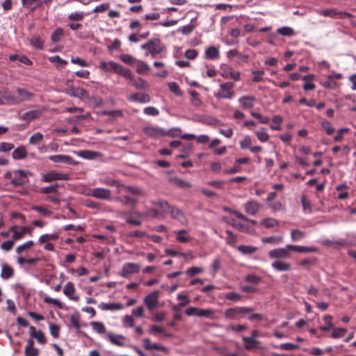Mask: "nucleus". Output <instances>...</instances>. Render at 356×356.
Segmentation results:
<instances>
[{"label": "nucleus", "mask_w": 356, "mask_h": 356, "mask_svg": "<svg viewBox=\"0 0 356 356\" xmlns=\"http://www.w3.org/2000/svg\"><path fill=\"white\" fill-rule=\"evenodd\" d=\"M282 241L283 238L280 236L264 237L261 239V241L264 243H271L273 245L280 244Z\"/></svg>", "instance_id": "a18cd8bd"}, {"label": "nucleus", "mask_w": 356, "mask_h": 356, "mask_svg": "<svg viewBox=\"0 0 356 356\" xmlns=\"http://www.w3.org/2000/svg\"><path fill=\"white\" fill-rule=\"evenodd\" d=\"M122 193H127L131 196L136 197L137 195H145V192L140 188L133 186H127L121 184L120 189L118 190V194H121Z\"/></svg>", "instance_id": "9b49d317"}, {"label": "nucleus", "mask_w": 356, "mask_h": 356, "mask_svg": "<svg viewBox=\"0 0 356 356\" xmlns=\"http://www.w3.org/2000/svg\"><path fill=\"white\" fill-rule=\"evenodd\" d=\"M255 97L251 95H244L238 99V102L241 106L245 108H251L254 106Z\"/></svg>", "instance_id": "b1692460"}, {"label": "nucleus", "mask_w": 356, "mask_h": 356, "mask_svg": "<svg viewBox=\"0 0 356 356\" xmlns=\"http://www.w3.org/2000/svg\"><path fill=\"white\" fill-rule=\"evenodd\" d=\"M16 95L17 99L19 101V104L24 102H28L30 101L32 97L34 96V95L28 91L27 90L22 88H17L16 89Z\"/></svg>", "instance_id": "f3484780"}, {"label": "nucleus", "mask_w": 356, "mask_h": 356, "mask_svg": "<svg viewBox=\"0 0 356 356\" xmlns=\"http://www.w3.org/2000/svg\"><path fill=\"white\" fill-rule=\"evenodd\" d=\"M1 99H3L10 105H18L19 101L17 99L16 92L5 90L1 93Z\"/></svg>", "instance_id": "aec40b11"}, {"label": "nucleus", "mask_w": 356, "mask_h": 356, "mask_svg": "<svg viewBox=\"0 0 356 356\" xmlns=\"http://www.w3.org/2000/svg\"><path fill=\"white\" fill-rule=\"evenodd\" d=\"M120 58L122 62L128 65H133L134 63H136L137 60L136 58L129 54H122L120 56Z\"/></svg>", "instance_id": "680f3d73"}, {"label": "nucleus", "mask_w": 356, "mask_h": 356, "mask_svg": "<svg viewBox=\"0 0 356 356\" xmlns=\"http://www.w3.org/2000/svg\"><path fill=\"white\" fill-rule=\"evenodd\" d=\"M332 317L330 315L325 316L323 318L324 321L325 322L326 326H321L320 330L324 332L329 331L331 328L333 327V324L332 323Z\"/></svg>", "instance_id": "4d7b16f0"}, {"label": "nucleus", "mask_w": 356, "mask_h": 356, "mask_svg": "<svg viewBox=\"0 0 356 356\" xmlns=\"http://www.w3.org/2000/svg\"><path fill=\"white\" fill-rule=\"evenodd\" d=\"M203 271H204L203 268L193 266V267L188 268V270H186V273L188 276L193 277L194 275H198V274H201L202 273H203Z\"/></svg>", "instance_id": "e2e57ef3"}, {"label": "nucleus", "mask_w": 356, "mask_h": 356, "mask_svg": "<svg viewBox=\"0 0 356 356\" xmlns=\"http://www.w3.org/2000/svg\"><path fill=\"white\" fill-rule=\"evenodd\" d=\"M176 234V240L180 243H188L192 238L189 236L188 232L186 229H180L174 232Z\"/></svg>", "instance_id": "a878e982"}, {"label": "nucleus", "mask_w": 356, "mask_h": 356, "mask_svg": "<svg viewBox=\"0 0 356 356\" xmlns=\"http://www.w3.org/2000/svg\"><path fill=\"white\" fill-rule=\"evenodd\" d=\"M33 228L29 226H13L10 228V232L13 234V238L15 240H18L22 238L26 233H29L31 234Z\"/></svg>", "instance_id": "f8f14e48"}, {"label": "nucleus", "mask_w": 356, "mask_h": 356, "mask_svg": "<svg viewBox=\"0 0 356 356\" xmlns=\"http://www.w3.org/2000/svg\"><path fill=\"white\" fill-rule=\"evenodd\" d=\"M34 341L30 339L27 341V344L25 347V355L26 356H38L39 355V350L33 347Z\"/></svg>", "instance_id": "cd10ccee"}, {"label": "nucleus", "mask_w": 356, "mask_h": 356, "mask_svg": "<svg viewBox=\"0 0 356 356\" xmlns=\"http://www.w3.org/2000/svg\"><path fill=\"white\" fill-rule=\"evenodd\" d=\"M70 176L68 174L52 170L43 175L41 180L43 182L49 183L57 180L66 181L68 180Z\"/></svg>", "instance_id": "6e6552de"}, {"label": "nucleus", "mask_w": 356, "mask_h": 356, "mask_svg": "<svg viewBox=\"0 0 356 356\" xmlns=\"http://www.w3.org/2000/svg\"><path fill=\"white\" fill-rule=\"evenodd\" d=\"M152 204L160 209L159 211L162 213V218H164L165 215L168 214L171 207H172V205L163 200L154 201L152 202Z\"/></svg>", "instance_id": "a211bd4d"}, {"label": "nucleus", "mask_w": 356, "mask_h": 356, "mask_svg": "<svg viewBox=\"0 0 356 356\" xmlns=\"http://www.w3.org/2000/svg\"><path fill=\"white\" fill-rule=\"evenodd\" d=\"M43 138L44 136L42 133L36 132L30 137L29 143L30 145H37L42 141Z\"/></svg>", "instance_id": "c03bdc74"}, {"label": "nucleus", "mask_w": 356, "mask_h": 356, "mask_svg": "<svg viewBox=\"0 0 356 356\" xmlns=\"http://www.w3.org/2000/svg\"><path fill=\"white\" fill-rule=\"evenodd\" d=\"M291 248H287V245L284 248H280L271 250L268 252V255L270 259L275 260H282L290 257Z\"/></svg>", "instance_id": "423d86ee"}, {"label": "nucleus", "mask_w": 356, "mask_h": 356, "mask_svg": "<svg viewBox=\"0 0 356 356\" xmlns=\"http://www.w3.org/2000/svg\"><path fill=\"white\" fill-rule=\"evenodd\" d=\"M141 49L147 50L145 56L150 54L152 58H156L157 55L161 54L165 50L164 45L158 38L152 39L143 44Z\"/></svg>", "instance_id": "f03ea898"}, {"label": "nucleus", "mask_w": 356, "mask_h": 356, "mask_svg": "<svg viewBox=\"0 0 356 356\" xmlns=\"http://www.w3.org/2000/svg\"><path fill=\"white\" fill-rule=\"evenodd\" d=\"M99 307L102 310H120L122 308L120 303H104L99 304Z\"/></svg>", "instance_id": "e433bc0d"}, {"label": "nucleus", "mask_w": 356, "mask_h": 356, "mask_svg": "<svg viewBox=\"0 0 356 356\" xmlns=\"http://www.w3.org/2000/svg\"><path fill=\"white\" fill-rule=\"evenodd\" d=\"M321 126L322 129L325 131L327 135L330 136L334 132V128L332 127V124L327 121L324 120L321 122Z\"/></svg>", "instance_id": "3c124183"}, {"label": "nucleus", "mask_w": 356, "mask_h": 356, "mask_svg": "<svg viewBox=\"0 0 356 356\" xmlns=\"http://www.w3.org/2000/svg\"><path fill=\"white\" fill-rule=\"evenodd\" d=\"M70 323L78 332L80 330L81 326L79 324V314H72L70 316Z\"/></svg>", "instance_id": "052dcab7"}, {"label": "nucleus", "mask_w": 356, "mask_h": 356, "mask_svg": "<svg viewBox=\"0 0 356 356\" xmlns=\"http://www.w3.org/2000/svg\"><path fill=\"white\" fill-rule=\"evenodd\" d=\"M316 13L320 14L324 17H329L331 18H334L335 16L338 14V11L336 9H321L316 10Z\"/></svg>", "instance_id": "79ce46f5"}, {"label": "nucleus", "mask_w": 356, "mask_h": 356, "mask_svg": "<svg viewBox=\"0 0 356 356\" xmlns=\"http://www.w3.org/2000/svg\"><path fill=\"white\" fill-rule=\"evenodd\" d=\"M219 56V51L215 47H209L205 51V57L207 59L214 60L217 58Z\"/></svg>", "instance_id": "4c0bfd02"}, {"label": "nucleus", "mask_w": 356, "mask_h": 356, "mask_svg": "<svg viewBox=\"0 0 356 356\" xmlns=\"http://www.w3.org/2000/svg\"><path fill=\"white\" fill-rule=\"evenodd\" d=\"M256 136L261 143H265L269 139V135L266 132L264 127L260 128V129L257 131Z\"/></svg>", "instance_id": "864d4df0"}, {"label": "nucleus", "mask_w": 356, "mask_h": 356, "mask_svg": "<svg viewBox=\"0 0 356 356\" xmlns=\"http://www.w3.org/2000/svg\"><path fill=\"white\" fill-rule=\"evenodd\" d=\"M237 249L243 254H251L257 250V247L245 245L238 246Z\"/></svg>", "instance_id": "ea45409f"}, {"label": "nucleus", "mask_w": 356, "mask_h": 356, "mask_svg": "<svg viewBox=\"0 0 356 356\" xmlns=\"http://www.w3.org/2000/svg\"><path fill=\"white\" fill-rule=\"evenodd\" d=\"M15 177L12 179L11 184L14 186H21L29 182L28 176L31 175L29 171L17 170L13 172Z\"/></svg>", "instance_id": "0eeeda50"}, {"label": "nucleus", "mask_w": 356, "mask_h": 356, "mask_svg": "<svg viewBox=\"0 0 356 356\" xmlns=\"http://www.w3.org/2000/svg\"><path fill=\"white\" fill-rule=\"evenodd\" d=\"M234 84L232 82L221 83L220 84V91L215 93L214 96L217 98L232 99L234 95Z\"/></svg>", "instance_id": "20e7f679"}, {"label": "nucleus", "mask_w": 356, "mask_h": 356, "mask_svg": "<svg viewBox=\"0 0 356 356\" xmlns=\"http://www.w3.org/2000/svg\"><path fill=\"white\" fill-rule=\"evenodd\" d=\"M99 67L105 72H115L126 79H133V75L129 69L114 61H101Z\"/></svg>", "instance_id": "f257e3e1"}, {"label": "nucleus", "mask_w": 356, "mask_h": 356, "mask_svg": "<svg viewBox=\"0 0 356 356\" xmlns=\"http://www.w3.org/2000/svg\"><path fill=\"white\" fill-rule=\"evenodd\" d=\"M259 225L264 226L266 228H273L278 226L279 221L273 218H266L261 220Z\"/></svg>", "instance_id": "72a5a7b5"}, {"label": "nucleus", "mask_w": 356, "mask_h": 356, "mask_svg": "<svg viewBox=\"0 0 356 356\" xmlns=\"http://www.w3.org/2000/svg\"><path fill=\"white\" fill-rule=\"evenodd\" d=\"M42 113L40 110H32L24 113L23 115H20L19 118L22 120L31 122L35 119L38 118L42 115Z\"/></svg>", "instance_id": "5701e85b"}, {"label": "nucleus", "mask_w": 356, "mask_h": 356, "mask_svg": "<svg viewBox=\"0 0 356 356\" xmlns=\"http://www.w3.org/2000/svg\"><path fill=\"white\" fill-rule=\"evenodd\" d=\"M58 238V235L57 234H45L40 236L39 242L40 243H44L48 241L56 240Z\"/></svg>", "instance_id": "6e6d98bb"}, {"label": "nucleus", "mask_w": 356, "mask_h": 356, "mask_svg": "<svg viewBox=\"0 0 356 356\" xmlns=\"http://www.w3.org/2000/svg\"><path fill=\"white\" fill-rule=\"evenodd\" d=\"M140 268V266L138 264L126 263L123 265L120 275L122 277H129L131 275L138 273Z\"/></svg>", "instance_id": "9d476101"}, {"label": "nucleus", "mask_w": 356, "mask_h": 356, "mask_svg": "<svg viewBox=\"0 0 356 356\" xmlns=\"http://www.w3.org/2000/svg\"><path fill=\"white\" fill-rule=\"evenodd\" d=\"M277 33L283 36H293L296 35V33L290 26H283L277 29Z\"/></svg>", "instance_id": "a19ab883"}, {"label": "nucleus", "mask_w": 356, "mask_h": 356, "mask_svg": "<svg viewBox=\"0 0 356 356\" xmlns=\"http://www.w3.org/2000/svg\"><path fill=\"white\" fill-rule=\"evenodd\" d=\"M306 236L305 232L299 229H292L291 231V238L292 241L296 242L304 238Z\"/></svg>", "instance_id": "37998d69"}, {"label": "nucleus", "mask_w": 356, "mask_h": 356, "mask_svg": "<svg viewBox=\"0 0 356 356\" xmlns=\"http://www.w3.org/2000/svg\"><path fill=\"white\" fill-rule=\"evenodd\" d=\"M132 85L137 89H145L149 86L148 83L140 77L134 80Z\"/></svg>", "instance_id": "de8ad7c7"}, {"label": "nucleus", "mask_w": 356, "mask_h": 356, "mask_svg": "<svg viewBox=\"0 0 356 356\" xmlns=\"http://www.w3.org/2000/svg\"><path fill=\"white\" fill-rule=\"evenodd\" d=\"M49 159L54 163H74L72 156L65 154L51 155L49 156Z\"/></svg>", "instance_id": "4be33fe9"}, {"label": "nucleus", "mask_w": 356, "mask_h": 356, "mask_svg": "<svg viewBox=\"0 0 356 356\" xmlns=\"http://www.w3.org/2000/svg\"><path fill=\"white\" fill-rule=\"evenodd\" d=\"M136 72L140 74H147L150 71V67L144 61L137 60L136 62Z\"/></svg>", "instance_id": "7c9ffc66"}, {"label": "nucleus", "mask_w": 356, "mask_h": 356, "mask_svg": "<svg viewBox=\"0 0 356 356\" xmlns=\"http://www.w3.org/2000/svg\"><path fill=\"white\" fill-rule=\"evenodd\" d=\"M245 212L251 216H255L261 208V204L255 201L250 200L243 204Z\"/></svg>", "instance_id": "dca6fc26"}, {"label": "nucleus", "mask_w": 356, "mask_h": 356, "mask_svg": "<svg viewBox=\"0 0 356 356\" xmlns=\"http://www.w3.org/2000/svg\"><path fill=\"white\" fill-rule=\"evenodd\" d=\"M144 348L147 350H158L161 351H166L167 348L157 343H152L149 338L143 339Z\"/></svg>", "instance_id": "c756f323"}, {"label": "nucleus", "mask_w": 356, "mask_h": 356, "mask_svg": "<svg viewBox=\"0 0 356 356\" xmlns=\"http://www.w3.org/2000/svg\"><path fill=\"white\" fill-rule=\"evenodd\" d=\"M66 93L70 96L79 99H84L88 97L87 91L81 88L71 87L66 89Z\"/></svg>", "instance_id": "6ab92c4d"}, {"label": "nucleus", "mask_w": 356, "mask_h": 356, "mask_svg": "<svg viewBox=\"0 0 356 356\" xmlns=\"http://www.w3.org/2000/svg\"><path fill=\"white\" fill-rule=\"evenodd\" d=\"M113 200L121 203L122 205L130 206L131 207H134L138 202L137 197L129 194L117 196L113 198Z\"/></svg>", "instance_id": "4468645a"}, {"label": "nucleus", "mask_w": 356, "mask_h": 356, "mask_svg": "<svg viewBox=\"0 0 356 356\" xmlns=\"http://www.w3.org/2000/svg\"><path fill=\"white\" fill-rule=\"evenodd\" d=\"M98 153L91 150H81L77 152V155L83 159L92 160L97 157Z\"/></svg>", "instance_id": "f704fd0d"}, {"label": "nucleus", "mask_w": 356, "mask_h": 356, "mask_svg": "<svg viewBox=\"0 0 356 356\" xmlns=\"http://www.w3.org/2000/svg\"><path fill=\"white\" fill-rule=\"evenodd\" d=\"M84 13L83 12H74L68 15V19L71 21H81L84 18Z\"/></svg>", "instance_id": "69168bd1"}, {"label": "nucleus", "mask_w": 356, "mask_h": 356, "mask_svg": "<svg viewBox=\"0 0 356 356\" xmlns=\"http://www.w3.org/2000/svg\"><path fill=\"white\" fill-rule=\"evenodd\" d=\"M321 243L325 246L338 249L341 247L345 246L346 245V241L345 239L324 240L321 242Z\"/></svg>", "instance_id": "393cba45"}, {"label": "nucleus", "mask_w": 356, "mask_h": 356, "mask_svg": "<svg viewBox=\"0 0 356 356\" xmlns=\"http://www.w3.org/2000/svg\"><path fill=\"white\" fill-rule=\"evenodd\" d=\"M14 275L13 269L6 264H2L1 277L3 280H8Z\"/></svg>", "instance_id": "2f4dec72"}, {"label": "nucleus", "mask_w": 356, "mask_h": 356, "mask_svg": "<svg viewBox=\"0 0 356 356\" xmlns=\"http://www.w3.org/2000/svg\"><path fill=\"white\" fill-rule=\"evenodd\" d=\"M225 298L227 300H232L234 302H238L241 299V296L236 292H228L225 295Z\"/></svg>", "instance_id": "774afa93"}, {"label": "nucleus", "mask_w": 356, "mask_h": 356, "mask_svg": "<svg viewBox=\"0 0 356 356\" xmlns=\"http://www.w3.org/2000/svg\"><path fill=\"white\" fill-rule=\"evenodd\" d=\"M168 86L169 90L173 92L175 95L181 97L183 95V92L181 90L179 85L176 82H170L168 83Z\"/></svg>", "instance_id": "8fccbe9b"}, {"label": "nucleus", "mask_w": 356, "mask_h": 356, "mask_svg": "<svg viewBox=\"0 0 356 356\" xmlns=\"http://www.w3.org/2000/svg\"><path fill=\"white\" fill-rule=\"evenodd\" d=\"M86 195L102 200H113L111 190L106 188L96 187L90 188L87 191Z\"/></svg>", "instance_id": "7ed1b4c3"}, {"label": "nucleus", "mask_w": 356, "mask_h": 356, "mask_svg": "<svg viewBox=\"0 0 356 356\" xmlns=\"http://www.w3.org/2000/svg\"><path fill=\"white\" fill-rule=\"evenodd\" d=\"M12 156L15 160H21L25 159L27 156L26 147L23 145L17 147L13 152Z\"/></svg>", "instance_id": "c85d7f7f"}, {"label": "nucleus", "mask_w": 356, "mask_h": 356, "mask_svg": "<svg viewBox=\"0 0 356 356\" xmlns=\"http://www.w3.org/2000/svg\"><path fill=\"white\" fill-rule=\"evenodd\" d=\"M225 234L227 235L226 236V241L227 243L231 245H234L237 242V238L236 236L234 235L230 230H226Z\"/></svg>", "instance_id": "bf43d9fd"}, {"label": "nucleus", "mask_w": 356, "mask_h": 356, "mask_svg": "<svg viewBox=\"0 0 356 356\" xmlns=\"http://www.w3.org/2000/svg\"><path fill=\"white\" fill-rule=\"evenodd\" d=\"M242 339L245 342L244 348L246 350L253 349L260 343L259 341L249 337H243Z\"/></svg>", "instance_id": "473e14b6"}, {"label": "nucleus", "mask_w": 356, "mask_h": 356, "mask_svg": "<svg viewBox=\"0 0 356 356\" xmlns=\"http://www.w3.org/2000/svg\"><path fill=\"white\" fill-rule=\"evenodd\" d=\"M75 292V288H74V285L72 282H67L65 286H64V289H63V293L67 296V297H70V296H72V294H74Z\"/></svg>", "instance_id": "13d9d810"}, {"label": "nucleus", "mask_w": 356, "mask_h": 356, "mask_svg": "<svg viewBox=\"0 0 356 356\" xmlns=\"http://www.w3.org/2000/svg\"><path fill=\"white\" fill-rule=\"evenodd\" d=\"M90 324L92 330L98 334H104L106 331L105 325L102 322L92 321Z\"/></svg>", "instance_id": "58836bf2"}, {"label": "nucleus", "mask_w": 356, "mask_h": 356, "mask_svg": "<svg viewBox=\"0 0 356 356\" xmlns=\"http://www.w3.org/2000/svg\"><path fill=\"white\" fill-rule=\"evenodd\" d=\"M63 35V30L61 28H57L51 35V40L53 43H57L61 40Z\"/></svg>", "instance_id": "09e8293b"}, {"label": "nucleus", "mask_w": 356, "mask_h": 356, "mask_svg": "<svg viewBox=\"0 0 356 356\" xmlns=\"http://www.w3.org/2000/svg\"><path fill=\"white\" fill-rule=\"evenodd\" d=\"M213 310L211 309H201L199 307H190L185 310V314L189 316H198L212 318Z\"/></svg>", "instance_id": "39448f33"}, {"label": "nucleus", "mask_w": 356, "mask_h": 356, "mask_svg": "<svg viewBox=\"0 0 356 356\" xmlns=\"http://www.w3.org/2000/svg\"><path fill=\"white\" fill-rule=\"evenodd\" d=\"M168 214H170L173 219L179 222L181 225H186L188 223V220L184 212L174 206L171 207Z\"/></svg>", "instance_id": "2eb2a0df"}, {"label": "nucleus", "mask_w": 356, "mask_h": 356, "mask_svg": "<svg viewBox=\"0 0 356 356\" xmlns=\"http://www.w3.org/2000/svg\"><path fill=\"white\" fill-rule=\"evenodd\" d=\"M130 100L139 103H148L150 102V96L145 93H134L130 95Z\"/></svg>", "instance_id": "bb28decb"}, {"label": "nucleus", "mask_w": 356, "mask_h": 356, "mask_svg": "<svg viewBox=\"0 0 356 356\" xmlns=\"http://www.w3.org/2000/svg\"><path fill=\"white\" fill-rule=\"evenodd\" d=\"M108 337L110 340V341L117 346H122L124 345V343L121 341L124 339V337L122 335H113L111 333H109L108 334Z\"/></svg>", "instance_id": "49530a36"}, {"label": "nucleus", "mask_w": 356, "mask_h": 356, "mask_svg": "<svg viewBox=\"0 0 356 356\" xmlns=\"http://www.w3.org/2000/svg\"><path fill=\"white\" fill-rule=\"evenodd\" d=\"M144 134L148 137L159 138L165 136V129L154 126H148L143 128Z\"/></svg>", "instance_id": "ddd939ff"}, {"label": "nucleus", "mask_w": 356, "mask_h": 356, "mask_svg": "<svg viewBox=\"0 0 356 356\" xmlns=\"http://www.w3.org/2000/svg\"><path fill=\"white\" fill-rule=\"evenodd\" d=\"M264 70H253L252 71V74H254V76L252 79V81L254 83H259L263 81V75L264 74Z\"/></svg>", "instance_id": "0e129e2a"}, {"label": "nucleus", "mask_w": 356, "mask_h": 356, "mask_svg": "<svg viewBox=\"0 0 356 356\" xmlns=\"http://www.w3.org/2000/svg\"><path fill=\"white\" fill-rule=\"evenodd\" d=\"M191 96V104L197 108L202 104V101L200 99V94L195 90L189 91Z\"/></svg>", "instance_id": "c9c22d12"}, {"label": "nucleus", "mask_w": 356, "mask_h": 356, "mask_svg": "<svg viewBox=\"0 0 356 356\" xmlns=\"http://www.w3.org/2000/svg\"><path fill=\"white\" fill-rule=\"evenodd\" d=\"M101 183L104 184L107 186H115L116 188V193H118V190L120 189V186L121 183L119 182L116 179H104L100 180Z\"/></svg>", "instance_id": "603ef678"}, {"label": "nucleus", "mask_w": 356, "mask_h": 356, "mask_svg": "<svg viewBox=\"0 0 356 356\" xmlns=\"http://www.w3.org/2000/svg\"><path fill=\"white\" fill-rule=\"evenodd\" d=\"M160 291H154L145 297L143 301L149 311L154 310L158 305Z\"/></svg>", "instance_id": "1a4fd4ad"}, {"label": "nucleus", "mask_w": 356, "mask_h": 356, "mask_svg": "<svg viewBox=\"0 0 356 356\" xmlns=\"http://www.w3.org/2000/svg\"><path fill=\"white\" fill-rule=\"evenodd\" d=\"M252 143V138L248 135L245 136L239 142L240 147L243 149H250Z\"/></svg>", "instance_id": "5fc2aeb1"}, {"label": "nucleus", "mask_w": 356, "mask_h": 356, "mask_svg": "<svg viewBox=\"0 0 356 356\" xmlns=\"http://www.w3.org/2000/svg\"><path fill=\"white\" fill-rule=\"evenodd\" d=\"M271 267L279 272L289 271L291 269V265L283 260H275L271 264Z\"/></svg>", "instance_id": "412c9836"}, {"label": "nucleus", "mask_w": 356, "mask_h": 356, "mask_svg": "<svg viewBox=\"0 0 356 356\" xmlns=\"http://www.w3.org/2000/svg\"><path fill=\"white\" fill-rule=\"evenodd\" d=\"M321 86L326 89H336L338 86L337 83L332 79H327L325 81L321 83Z\"/></svg>", "instance_id": "338daca9"}]
</instances>
